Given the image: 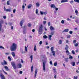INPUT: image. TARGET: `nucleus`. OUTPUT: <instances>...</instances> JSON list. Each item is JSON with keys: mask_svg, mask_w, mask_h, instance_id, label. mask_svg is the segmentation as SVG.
Masks as SVG:
<instances>
[{"mask_svg": "<svg viewBox=\"0 0 79 79\" xmlns=\"http://www.w3.org/2000/svg\"><path fill=\"white\" fill-rule=\"evenodd\" d=\"M43 38L44 39H47V38H48V37H47V35H45L44 36Z\"/></svg>", "mask_w": 79, "mask_h": 79, "instance_id": "f704fd0d", "label": "nucleus"}, {"mask_svg": "<svg viewBox=\"0 0 79 79\" xmlns=\"http://www.w3.org/2000/svg\"><path fill=\"white\" fill-rule=\"evenodd\" d=\"M79 45V43H76L75 44L74 46L75 47H77Z\"/></svg>", "mask_w": 79, "mask_h": 79, "instance_id": "393cba45", "label": "nucleus"}, {"mask_svg": "<svg viewBox=\"0 0 79 79\" xmlns=\"http://www.w3.org/2000/svg\"><path fill=\"white\" fill-rule=\"evenodd\" d=\"M71 35H69L67 36V38H68V39H69V38H70V37H71Z\"/></svg>", "mask_w": 79, "mask_h": 79, "instance_id": "8fccbe9b", "label": "nucleus"}, {"mask_svg": "<svg viewBox=\"0 0 79 79\" xmlns=\"http://www.w3.org/2000/svg\"><path fill=\"white\" fill-rule=\"evenodd\" d=\"M61 23H62V24H64V20H62L61 21Z\"/></svg>", "mask_w": 79, "mask_h": 79, "instance_id": "052dcab7", "label": "nucleus"}, {"mask_svg": "<svg viewBox=\"0 0 79 79\" xmlns=\"http://www.w3.org/2000/svg\"><path fill=\"white\" fill-rule=\"evenodd\" d=\"M26 30H23V34H26Z\"/></svg>", "mask_w": 79, "mask_h": 79, "instance_id": "473e14b6", "label": "nucleus"}, {"mask_svg": "<svg viewBox=\"0 0 79 79\" xmlns=\"http://www.w3.org/2000/svg\"><path fill=\"white\" fill-rule=\"evenodd\" d=\"M8 59L9 60V61H10L11 60V58L10 57V56H8Z\"/></svg>", "mask_w": 79, "mask_h": 79, "instance_id": "79ce46f5", "label": "nucleus"}, {"mask_svg": "<svg viewBox=\"0 0 79 79\" xmlns=\"http://www.w3.org/2000/svg\"><path fill=\"white\" fill-rule=\"evenodd\" d=\"M66 53H67V55L69 54V51H68V50H66Z\"/></svg>", "mask_w": 79, "mask_h": 79, "instance_id": "cd10ccee", "label": "nucleus"}, {"mask_svg": "<svg viewBox=\"0 0 79 79\" xmlns=\"http://www.w3.org/2000/svg\"><path fill=\"white\" fill-rule=\"evenodd\" d=\"M34 69V67H33V66H32L31 68V73H32L33 71V69Z\"/></svg>", "mask_w": 79, "mask_h": 79, "instance_id": "4be33fe9", "label": "nucleus"}, {"mask_svg": "<svg viewBox=\"0 0 79 79\" xmlns=\"http://www.w3.org/2000/svg\"><path fill=\"white\" fill-rule=\"evenodd\" d=\"M2 71L5 74H7V73L6 72H5V71H4L3 69H2Z\"/></svg>", "mask_w": 79, "mask_h": 79, "instance_id": "a18cd8bd", "label": "nucleus"}, {"mask_svg": "<svg viewBox=\"0 0 79 79\" xmlns=\"http://www.w3.org/2000/svg\"><path fill=\"white\" fill-rule=\"evenodd\" d=\"M10 1H8L7 2V5H10Z\"/></svg>", "mask_w": 79, "mask_h": 79, "instance_id": "72a5a7b5", "label": "nucleus"}, {"mask_svg": "<svg viewBox=\"0 0 79 79\" xmlns=\"http://www.w3.org/2000/svg\"><path fill=\"white\" fill-rule=\"evenodd\" d=\"M0 77L1 79H5V77L2 73L0 74Z\"/></svg>", "mask_w": 79, "mask_h": 79, "instance_id": "20e7f679", "label": "nucleus"}, {"mask_svg": "<svg viewBox=\"0 0 79 79\" xmlns=\"http://www.w3.org/2000/svg\"><path fill=\"white\" fill-rule=\"evenodd\" d=\"M75 62H72V63H71V64H72L73 66H75Z\"/></svg>", "mask_w": 79, "mask_h": 79, "instance_id": "c85d7f7f", "label": "nucleus"}, {"mask_svg": "<svg viewBox=\"0 0 79 79\" xmlns=\"http://www.w3.org/2000/svg\"><path fill=\"white\" fill-rule=\"evenodd\" d=\"M74 2H77V3H79V0H74Z\"/></svg>", "mask_w": 79, "mask_h": 79, "instance_id": "37998d69", "label": "nucleus"}, {"mask_svg": "<svg viewBox=\"0 0 79 79\" xmlns=\"http://www.w3.org/2000/svg\"><path fill=\"white\" fill-rule=\"evenodd\" d=\"M43 68L44 71H45V64L44 62L43 63Z\"/></svg>", "mask_w": 79, "mask_h": 79, "instance_id": "423d86ee", "label": "nucleus"}, {"mask_svg": "<svg viewBox=\"0 0 79 79\" xmlns=\"http://www.w3.org/2000/svg\"><path fill=\"white\" fill-rule=\"evenodd\" d=\"M65 61L68 63V58H65L64 59Z\"/></svg>", "mask_w": 79, "mask_h": 79, "instance_id": "aec40b11", "label": "nucleus"}, {"mask_svg": "<svg viewBox=\"0 0 79 79\" xmlns=\"http://www.w3.org/2000/svg\"><path fill=\"white\" fill-rule=\"evenodd\" d=\"M25 50L26 52H27V47H26V46H25Z\"/></svg>", "mask_w": 79, "mask_h": 79, "instance_id": "49530a36", "label": "nucleus"}, {"mask_svg": "<svg viewBox=\"0 0 79 79\" xmlns=\"http://www.w3.org/2000/svg\"><path fill=\"white\" fill-rule=\"evenodd\" d=\"M68 1L67 0H62L61 2V3H64V2H68Z\"/></svg>", "mask_w": 79, "mask_h": 79, "instance_id": "f8f14e48", "label": "nucleus"}, {"mask_svg": "<svg viewBox=\"0 0 79 79\" xmlns=\"http://www.w3.org/2000/svg\"><path fill=\"white\" fill-rule=\"evenodd\" d=\"M69 33L70 34H73V31H69Z\"/></svg>", "mask_w": 79, "mask_h": 79, "instance_id": "6e6d98bb", "label": "nucleus"}, {"mask_svg": "<svg viewBox=\"0 0 79 79\" xmlns=\"http://www.w3.org/2000/svg\"><path fill=\"white\" fill-rule=\"evenodd\" d=\"M72 54H73V55H75V52H74V50L72 51Z\"/></svg>", "mask_w": 79, "mask_h": 79, "instance_id": "c9c22d12", "label": "nucleus"}, {"mask_svg": "<svg viewBox=\"0 0 79 79\" xmlns=\"http://www.w3.org/2000/svg\"><path fill=\"white\" fill-rule=\"evenodd\" d=\"M36 6H38V7H39V6H40V4H39V2L36 3Z\"/></svg>", "mask_w": 79, "mask_h": 79, "instance_id": "a878e982", "label": "nucleus"}, {"mask_svg": "<svg viewBox=\"0 0 79 79\" xmlns=\"http://www.w3.org/2000/svg\"><path fill=\"white\" fill-rule=\"evenodd\" d=\"M43 23L44 24H45L47 23V22L45 21H43Z\"/></svg>", "mask_w": 79, "mask_h": 79, "instance_id": "603ef678", "label": "nucleus"}, {"mask_svg": "<svg viewBox=\"0 0 79 79\" xmlns=\"http://www.w3.org/2000/svg\"><path fill=\"white\" fill-rule=\"evenodd\" d=\"M24 20H22L20 22V25L21 27H22L23 26V23Z\"/></svg>", "mask_w": 79, "mask_h": 79, "instance_id": "6e6552de", "label": "nucleus"}, {"mask_svg": "<svg viewBox=\"0 0 79 79\" xmlns=\"http://www.w3.org/2000/svg\"><path fill=\"white\" fill-rule=\"evenodd\" d=\"M40 14L41 15H43L44 14V12H42V11H40Z\"/></svg>", "mask_w": 79, "mask_h": 79, "instance_id": "4d7b16f0", "label": "nucleus"}, {"mask_svg": "<svg viewBox=\"0 0 79 79\" xmlns=\"http://www.w3.org/2000/svg\"><path fill=\"white\" fill-rule=\"evenodd\" d=\"M75 12L76 13V15H77V14H78V11L77 10H75Z\"/></svg>", "mask_w": 79, "mask_h": 79, "instance_id": "58836bf2", "label": "nucleus"}, {"mask_svg": "<svg viewBox=\"0 0 79 79\" xmlns=\"http://www.w3.org/2000/svg\"><path fill=\"white\" fill-rule=\"evenodd\" d=\"M51 8H54V9H55V8H56V6H55V4H52L51 5Z\"/></svg>", "mask_w": 79, "mask_h": 79, "instance_id": "9d476101", "label": "nucleus"}, {"mask_svg": "<svg viewBox=\"0 0 79 79\" xmlns=\"http://www.w3.org/2000/svg\"><path fill=\"white\" fill-rule=\"evenodd\" d=\"M3 63L4 64H5V65H6V64H7V62H6V61L5 60H3Z\"/></svg>", "mask_w": 79, "mask_h": 79, "instance_id": "a211bd4d", "label": "nucleus"}, {"mask_svg": "<svg viewBox=\"0 0 79 79\" xmlns=\"http://www.w3.org/2000/svg\"><path fill=\"white\" fill-rule=\"evenodd\" d=\"M11 55H12L13 57H15V53L14 52H12L11 53Z\"/></svg>", "mask_w": 79, "mask_h": 79, "instance_id": "2eb2a0df", "label": "nucleus"}, {"mask_svg": "<svg viewBox=\"0 0 79 79\" xmlns=\"http://www.w3.org/2000/svg\"><path fill=\"white\" fill-rule=\"evenodd\" d=\"M73 2H74L73 1H70V3H71V4H72V3H73Z\"/></svg>", "mask_w": 79, "mask_h": 79, "instance_id": "774afa93", "label": "nucleus"}, {"mask_svg": "<svg viewBox=\"0 0 79 79\" xmlns=\"http://www.w3.org/2000/svg\"><path fill=\"white\" fill-rule=\"evenodd\" d=\"M53 48H53V47H52L51 48V52H52L53 51Z\"/></svg>", "mask_w": 79, "mask_h": 79, "instance_id": "de8ad7c7", "label": "nucleus"}, {"mask_svg": "<svg viewBox=\"0 0 79 79\" xmlns=\"http://www.w3.org/2000/svg\"><path fill=\"white\" fill-rule=\"evenodd\" d=\"M16 9H14L13 10V12L14 13H15V12H16Z\"/></svg>", "mask_w": 79, "mask_h": 79, "instance_id": "e2e57ef3", "label": "nucleus"}, {"mask_svg": "<svg viewBox=\"0 0 79 79\" xmlns=\"http://www.w3.org/2000/svg\"><path fill=\"white\" fill-rule=\"evenodd\" d=\"M42 56L43 58H46V56H45V55H42Z\"/></svg>", "mask_w": 79, "mask_h": 79, "instance_id": "ea45409f", "label": "nucleus"}, {"mask_svg": "<svg viewBox=\"0 0 79 79\" xmlns=\"http://www.w3.org/2000/svg\"><path fill=\"white\" fill-rule=\"evenodd\" d=\"M69 31V29L68 28L65 29L64 30L62 31V33H64V32H68Z\"/></svg>", "mask_w": 79, "mask_h": 79, "instance_id": "39448f33", "label": "nucleus"}, {"mask_svg": "<svg viewBox=\"0 0 79 79\" xmlns=\"http://www.w3.org/2000/svg\"><path fill=\"white\" fill-rule=\"evenodd\" d=\"M54 65L55 66H57V62H56L55 63H54Z\"/></svg>", "mask_w": 79, "mask_h": 79, "instance_id": "7c9ffc66", "label": "nucleus"}, {"mask_svg": "<svg viewBox=\"0 0 79 79\" xmlns=\"http://www.w3.org/2000/svg\"><path fill=\"white\" fill-rule=\"evenodd\" d=\"M3 18L4 19H6V16H3Z\"/></svg>", "mask_w": 79, "mask_h": 79, "instance_id": "69168bd1", "label": "nucleus"}, {"mask_svg": "<svg viewBox=\"0 0 79 79\" xmlns=\"http://www.w3.org/2000/svg\"><path fill=\"white\" fill-rule=\"evenodd\" d=\"M27 26L28 27H31V26H32V24L31 23H28Z\"/></svg>", "mask_w": 79, "mask_h": 79, "instance_id": "c756f323", "label": "nucleus"}, {"mask_svg": "<svg viewBox=\"0 0 79 79\" xmlns=\"http://www.w3.org/2000/svg\"><path fill=\"white\" fill-rule=\"evenodd\" d=\"M11 64L12 66H15V65H16V64H15V62H11Z\"/></svg>", "mask_w": 79, "mask_h": 79, "instance_id": "dca6fc26", "label": "nucleus"}, {"mask_svg": "<svg viewBox=\"0 0 79 79\" xmlns=\"http://www.w3.org/2000/svg\"><path fill=\"white\" fill-rule=\"evenodd\" d=\"M37 74V69H36L35 73V77H36Z\"/></svg>", "mask_w": 79, "mask_h": 79, "instance_id": "1a4fd4ad", "label": "nucleus"}, {"mask_svg": "<svg viewBox=\"0 0 79 79\" xmlns=\"http://www.w3.org/2000/svg\"><path fill=\"white\" fill-rule=\"evenodd\" d=\"M0 48L1 49H5V48H4V47H3L0 45Z\"/></svg>", "mask_w": 79, "mask_h": 79, "instance_id": "2f4dec72", "label": "nucleus"}, {"mask_svg": "<svg viewBox=\"0 0 79 79\" xmlns=\"http://www.w3.org/2000/svg\"><path fill=\"white\" fill-rule=\"evenodd\" d=\"M17 44L15 43L13 44L12 46L10 47L11 51H15L16 49Z\"/></svg>", "mask_w": 79, "mask_h": 79, "instance_id": "f257e3e1", "label": "nucleus"}, {"mask_svg": "<svg viewBox=\"0 0 79 79\" xmlns=\"http://www.w3.org/2000/svg\"><path fill=\"white\" fill-rule=\"evenodd\" d=\"M4 68H5L6 70L7 71H10V69H9L8 67L7 66H4Z\"/></svg>", "mask_w": 79, "mask_h": 79, "instance_id": "9b49d317", "label": "nucleus"}, {"mask_svg": "<svg viewBox=\"0 0 79 79\" xmlns=\"http://www.w3.org/2000/svg\"><path fill=\"white\" fill-rule=\"evenodd\" d=\"M69 59H73V56H71V55H69Z\"/></svg>", "mask_w": 79, "mask_h": 79, "instance_id": "e433bc0d", "label": "nucleus"}, {"mask_svg": "<svg viewBox=\"0 0 79 79\" xmlns=\"http://www.w3.org/2000/svg\"><path fill=\"white\" fill-rule=\"evenodd\" d=\"M13 67L14 69H16V65L13 66Z\"/></svg>", "mask_w": 79, "mask_h": 79, "instance_id": "c03bdc74", "label": "nucleus"}, {"mask_svg": "<svg viewBox=\"0 0 79 79\" xmlns=\"http://www.w3.org/2000/svg\"><path fill=\"white\" fill-rule=\"evenodd\" d=\"M39 44L40 45H42V41H40V42Z\"/></svg>", "mask_w": 79, "mask_h": 79, "instance_id": "864d4df0", "label": "nucleus"}, {"mask_svg": "<svg viewBox=\"0 0 79 79\" xmlns=\"http://www.w3.org/2000/svg\"><path fill=\"white\" fill-rule=\"evenodd\" d=\"M38 12H39V11L38 10V9H36V14H38Z\"/></svg>", "mask_w": 79, "mask_h": 79, "instance_id": "3c124183", "label": "nucleus"}, {"mask_svg": "<svg viewBox=\"0 0 79 79\" xmlns=\"http://www.w3.org/2000/svg\"><path fill=\"white\" fill-rule=\"evenodd\" d=\"M74 79H77V76H76V77H75V76H74Z\"/></svg>", "mask_w": 79, "mask_h": 79, "instance_id": "680f3d73", "label": "nucleus"}, {"mask_svg": "<svg viewBox=\"0 0 79 79\" xmlns=\"http://www.w3.org/2000/svg\"><path fill=\"white\" fill-rule=\"evenodd\" d=\"M22 54L24 53L25 52L24 51H23V50L21 49L20 50Z\"/></svg>", "mask_w": 79, "mask_h": 79, "instance_id": "bb28decb", "label": "nucleus"}, {"mask_svg": "<svg viewBox=\"0 0 79 79\" xmlns=\"http://www.w3.org/2000/svg\"><path fill=\"white\" fill-rule=\"evenodd\" d=\"M3 24V20H1L0 21V31H2V32H4V30L3 29H2V24Z\"/></svg>", "mask_w": 79, "mask_h": 79, "instance_id": "f03ea898", "label": "nucleus"}, {"mask_svg": "<svg viewBox=\"0 0 79 79\" xmlns=\"http://www.w3.org/2000/svg\"><path fill=\"white\" fill-rule=\"evenodd\" d=\"M51 35H54V34H55V31H51Z\"/></svg>", "mask_w": 79, "mask_h": 79, "instance_id": "6ab92c4d", "label": "nucleus"}, {"mask_svg": "<svg viewBox=\"0 0 79 79\" xmlns=\"http://www.w3.org/2000/svg\"><path fill=\"white\" fill-rule=\"evenodd\" d=\"M24 8H25V6H24V5H23L22 6V8H23V10H24Z\"/></svg>", "mask_w": 79, "mask_h": 79, "instance_id": "5fc2aeb1", "label": "nucleus"}, {"mask_svg": "<svg viewBox=\"0 0 79 79\" xmlns=\"http://www.w3.org/2000/svg\"><path fill=\"white\" fill-rule=\"evenodd\" d=\"M30 58H31V60H33V56L31 55Z\"/></svg>", "mask_w": 79, "mask_h": 79, "instance_id": "4c0bfd02", "label": "nucleus"}, {"mask_svg": "<svg viewBox=\"0 0 79 79\" xmlns=\"http://www.w3.org/2000/svg\"><path fill=\"white\" fill-rule=\"evenodd\" d=\"M73 44H76V40H75L73 41Z\"/></svg>", "mask_w": 79, "mask_h": 79, "instance_id": "13d9d810", "label": "nucleus"}, {"mask_svg": "<svg viewBox=\"0 0 79 79\" xmlns=\"http://www.w3.org/2000/svg\"><path fill=\"white\" fill-rule=\"evenodd\" d=\"M68 48H69V47L65 48V50H68Z\"/></svg>", "mask_w": 79, "mask_h": 79, "instance_id": "338daca9", "label": "nucleus"}, {"mask_svg": "<svg viewBox=\"0 0 79 79\" xmlns=\"http://www.w3.org/2000/svg\"><path fill=\"white\" fill-rule=\"evenodd\" d=\"M32 7V5L29 4V6H28V8L29 9V8H31Z\"/></svg>", "mask_w": 79, "mask_h": 79, "instance_id": "412c9836", "label": "nucleus"}, {"mask_svg": "<svg viewBox=\"0 0 79 79\" xmlns=\"http://www.w3.org/2000/svg\"><path fill=\"white\" fill-rule=\"evenodd\" d=\"M34 50L35 51H36V46L35 45V46L34 48Z\"/></svg>", "mask_w": 79, "mask_h": 79, "instance_id": "a19ab883", "label": "nucleus"}, {"mask_svg": "<svg viewBox=\"0 0 79 79\" xmlns=\"http://www.w3.org/2000/svg\"><path fill=\"white\" fill-rule=\"evenodd\" d=\"M50 29L51 31H55V28L52 26H50Z\"/></svg>", "mask_w": 79, "mask_h": 79, "instance_id": "0eeeda50", "label": "nucleus"}, {"mask_svg": "<svg viewBox=\"0 0 79 79\" xmlns=\"http://www.w3.org/2000/svg\"><path fill=\"white\" fill-rule=\"evenodd\" d=\"M18 66H19V68H21L22 66V65H21V64H18Z\"/></svg>", "mask_w": 79, "mask_h": 79, "instance_id": "b1692460", "label": "nucleus"}, {"mask_svg": "<svg viewBox=\"0 0 79 79\" xmlns=\"http://www.w3.org/2000/svg\"><path fill=\"white\" fill-rule=\"evenodd\" d=\"M61 43H62V41L61 40H59V44H61Z\"/></svg>", "mask_w": 79, "mask_h": 79, "instance_id": "09e8293b", "label": "nucleus"}, {"mask_svg": "<svg viewBox=\"0 0 79 79\" xmlns=\"http://www.w3.org/2000/svg\"><path fill=\"white\" fill-rule=\"evenodd\" d=\"M50 64L51 65H53V64H52V61H50Z\"/></svg>", "mask_w": 79, "mask_h": 79, "instance_id": "bf43d9fd", "label": "nucleus"}, {"mask_svg": "<svg viewBox=\"0 0 79 79\" xmlns=\"http://www.w3.org/2000/svg\"><path fill=\"white\" fill-rule=\"evenodd\" d=\"M47 13V12H43V14H44V15H46Z\"/></svg>", "mask_w": 79, "mask_h": 79, "instance_id": "0e129e2a", "label": "nucleus"}, {"mask_svg": "<svg viewBox=\"0 0 79 79\" xmlns=\"http://www.w3.org/2000/svg\"><path fill=\"white\" fill-rule=\"evenodd\" d=\"M42 28H43V26L41 25L38 31V33L39 34H40V35L42 34Z\"/></svg>", "mask_w": 79, "mask_h": 79, "instance_id": "7ed1b4c3", "label": "nucleus"}, {"mask_svg": "<svg viewBox=\"0 0 79 79\" xmlns=\"http://www.w3.org/2000/svg\"><path fill=\"white\" fill-rule=\"evenodd\" d=\"M26 28H27V26L26 25L24 26L23 30H26Z\"/></svg>", "mask_w": 79, "mask_h": 79, "instance_id": "5701e85b", "label": "nucleus"}, {"mask_svg": "<svg viewBox=\"0 0 79 79\" xmlns=\"http://www.w3.org/2000/svg\"><path fill=\"white\" fill-rule=\"evenodd\" d=\"M52 37V35H49L48 38H49V39L50 40H52V38H51Z\"/></svg>", "mask_w": 79, "mask_h": 79, "instance_id": "4468645a", "label": "nucleus"}, {"mask_svg": "<svg viewBox=\"0 0 79 79\" xmlns=\"http://www.w3.org/2000/svg\"><path fill=\"white\" fill-rule=\"evenodd\" d=\"M52 53H53V56H55V51H52Z\"/></svg>", "mask_w": 79, "mask_h": 79, "instance_id": "f3484780", "label": "nucleus"}, {"mask_svg": "<svg viewBox=\"0 0 79 79\" xmlns=\"http://www.w3.org/2000/svg\"><path fill=\"white\" fill-rule=\"evenodd\" d=\"M5 11H8L9 12H11V9H7Z\"/></svg>", "mask_w": 79, "mask_h": 79, "instance_id": "ddd939ff", "label": "nucleus"}]
</instances>
